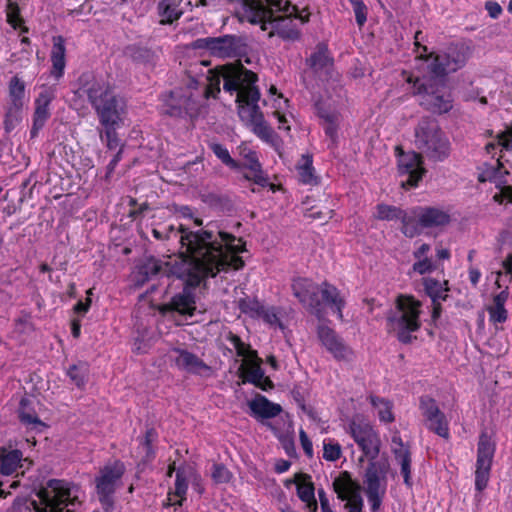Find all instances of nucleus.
I'll return each mask as SVG.
<instances>
[{
    "label": "nucleus",
    "instance_id": "1",
    "mask_svg": "<svg viewBox=\"0 0 512 512\" xmlns=\"http://www.w3.org/2000/svg\"><path fill=\"white\" fill-rule=\"evenodd\" d=\"M194 223L198 231L181 229V256L170 267L173 276L183 280L185 286L163 308L189 317L196 311L194 289L221 271L243 268L239 254L245 250L242 239L221 230L215 222L203 225L202 219L194 218Z\"/></svg>",
    "mask_w": 512,
    "mask_h": 512
},
{
    "label": "nucleus",
    "instance_id": "2",
    "mask_svg": "<svg viewBox=\"0 0 512 512\" xmlns=\"http://www.w3.org/2000/svg\"><path fill=\"white\" fill-rule=\"evenodd\" d=\"M214 77L218 91H220L219 84L222 78L223 89L231 94L237 93L236 102L241 120L251 125L253 132L260 138L269 140L273 131L265 122L263 113L258 106L260 91L255 85L258 80L257 75L242 65L227 64L221 66L220 74Z\"/></svg>",
    "mask_w": 512,
    "mask_h": 512
},
{
    "label": "nucleus",
    "instance_id": "3",
    "mask_svg": "<svg viewBox=\"0 0 512 512\" xmlns=\"http://www.w3.org/2000/svg\"><path fill=\"white\" fill-rule=\"evenodd\" d=\"M428 65L429 77L418 79L415 83L417 93L421 96L420 105L435 114H444L453 107V99L445 85L444 77L457 71L466 62L465 53L456 45H450L445 51L431 53Z\"/></svg>",
    "mask_w": 512,
    "mask_h": 512
},
{
    "label": "nucleus",
    "instance_id": "4",
    "mask_svg": "<svg viewBox=\"0 0 512 512\" xmlns=\"http://www.w3.org/2000/svg\"><path fill=\"white\" fill-rule=\"evenodd\" d=\"M80 80L82 91L94 109L99 123L103 125H123L127 103L123 96L105 79L93 75H83Z\"/></svg>",
    "mask_w": 512,
    "mask_h": 512
},
{
    "label": "nucleus",
    "instance_id": "5",
    "mask_svg": "<svg viewBox=\"0 0 512 512\" xmlns=\"http://www.w3.org/2000/svg\"><path fill=\"white\" fill-rule=\"evenodd\" d=\"M291 288L299 302L319 320L325 316V306L343 320L342 310L346 303L340 291L332 284L323 282L318 285L310 279L297 278L293 280Z\"/></svg>",
    "mask_w": 512,
    "mask_h": 512
},
{
    "label": "nucleus",
    "instance_id": "6",
    "mask_svg": "<svg viewBox=\"0 0 512 512\" xmlns=\"http://www.w3.org/2000/svg\"><path fill=\"white\" fill-rule=\"evenodd\" d=\"M420 307L421 302L414 297L398 296L394 309H391L386 317L387 331L394 333L401 343H411L415 339L412 333L421 327Z\"/></svg>",
    "mask_w": 512,
    "mask_h": 512
},
{
    "label": "nucleus",
    "instance_id": "7",
    "mask_svg": "<svg viewBox=\"0 0 512 512\" xmlns=\"http://www.w3.org/2000/svg\"><path fill=\"white\" fill-rule=\"evenodd\" d=\"M415 144L428 159L435 162L446 160L451 152L448 137L441 130L437 120L423 117L415 128Z\"/></svg>",
    "mask_w": 512,
    "mask_h": 512
},
{
    "label": "nucleus",
    "instance_id": "8",
    "mask_svg": "<svg viewBox=\"0 0 512 512\" xmlns=\"http://www.w3.org/2000/svg\"><path fill=\"white\" fill-rule=\"evenodd\" d=\"M36 497L28 505L36 512H72L77 503V498L71 496L68 483L58 479H50L46 487L39 489Z\"/></svg>",
    "mask_w": 512,
    "mask_h": 512
},
{
    "label": "nucleus",
    "instance_id": "9",
    "mask_svg": "<svg viewBox=\"0 0 512 512\" xmlns=\"http://www.w3.org/2000/svg\"><path fill=\"white\" fill-rule=\"evenodd\" d=\"M192 46L194 49L207 50L211 56L222 59L242 57L249 49L246 38L238 35L198 38Z\"/></svg>",
    "mask_w": 512,
    "mask_h": 512
},
{
    "label": "nucleus",
    "instance_id": "10",
    "mask_svg": "<svg viewBox=\"0 0 512 512\" xmlns=\"http://www.w3.org/2000/svg\"><path fill=\"white\" fill-rule=\"evenodd\" d=\"M388 469L389 463L387 460L370 461L366 468L364 480L366 484L365 492L372 512L378 511L382 504L383 497L386 493V475Z\"/></svg>",
    "mask_w": 512,
    "mask_h": 512
},
{
    "label": "nucleus",
    "instance_id": "11",
    "mask_svg": "<svg viewBox=\"0 0 512 512\" xmlns=\"http://www.w3.org/2000/svg\"><path fill=\"white\" fill-rule=\"evenodd\" d=\"M124 472V463L116 460L113 463L105 465L96 477L97 494L105 512H111L113 509V495Z\"/></svg>",
    "mask_w": 512,
    "mask_h": 512
},
{
    "label": "nucleus",
    "instance_id": "12",
    "mask_svg": "<svg viewBox=\"0 0 512 512\" xmlns=\"http://www.w3.org/2000/svg\"><path fill=\"white\" fill-rule=\"evenodd\" d=\"M496 444L487 431H482L477 444L475 488L482 491L487 487L493 463Z\"/></svg>",
    "mask_w": 512,
    "mask_h": 512
},
{
    "label": "nucleus",
    "instance_id": "13",
    "mask_svg": "<svg viewBox=\"0 0 512 512\" xmlns=\"http://www.w3.org/2000/svg\"><path fill=\"white\" fill-rule=\"evenodd\" d=\"M289 1L284 0H265V4L260 0H243L244 17L251 24H260L261 30H268L269 19L272 12H288Z\"/></svg>",
    "mask_w": 512,
    "mask_h": 512
},
{
    "label": "nucleus",
    "instance_id": "14",
    "mask_svg": "<svg viewBox=\"0 0 512 512\" xmlns=\"http://www.w3.org/2000/svg\"><path fill=\"white\" fill-rule=\"evenodd\" d=\"M419 409L424 426L439 437L449 439V421L445 413L440 410L436 400L429 396H421Z\"/></svg>",
    "mask_w": 512,
    "mask_h": 512
},
{
    "label": "nucleus",
    "instance_id": "15",
    "mask_svg": "<svg viewBox=\"0 0 512 512\" xmlns=\"http://www.w3.org/2000/svg\"><path fill=\"white\" fill-rule=\"evenodd\" d=\"M275 12H272V17L269 19L268 30L270 29L268 36L273 37L275 35L279 36L283 40L287 41H295L300 38V31L297 28V25L293 22L291 17L301 20L302 23H306L309 21L308 16H302L298 13V8L296 6H292L290 4L288 15L283 16H274Z\"/></svg>",
    "mask_w": 512,
    "mask_h": 512
},
{
    "label": "nucleus",
    "instance_id": "16",
    "mask_svg": "<svg viewBox=\"0 0 512 512\" xmlns=\"http://www.w3.org/2000/svg\"><path fill=\"white\" fill-rule=\"evenodd\" d=\"M349 433L370 461L378 457L381 441L370 424L353 420L349 424Z\"/></svg>",
    "mask_w": 512,
    "mask_h": 512
},
{
    "label": "nucleus",
    "instance_id": "17",
    "mask_svg": "<svg viewBox=\"0 0 512 512\" xmlns=\"http://www.w3.org/2000/svg\"><path fill=\"white\" fill-rule=\"evenodd\" d=\"M316 334L321 345L335 360L351 362L354 359V351L352 348L328 325L323 323L319 324L316 329Z\"/></svg>",
    "mask_w": 512,
    "mask_h": 512
},
{
    "label": "nucleus",
    "instance_id": "18",
    "mask_svg": "<svg viewBox=\"0 0 512 512\" xmlns=\"http://www.w3.org/2000/svg\"><path fill=\"white\" fill-rule=\"evenodd\" d=\"M398 171L401 176H407L401 184L404 188L417 187L426 173L422 155L416 152L401 153L398 158Z\"/></svg>",
    "mask_w": 512,
    "mask_h": 512
},
{
    "label": "nucleus",
    "instance_id": "19",
    "mask_svg": "<svg viewBox=\"0 0 512 512\" xmlns=\"http://www.w3.org/2000/svg\"><path fill=\"white\" fill-rule=\"evenodd\" d=\"M55 99V89L44 86L38 97L35 99V111L33 115V125L30 131L31 137L37 136L46 121L50 118L49 105Z\"/></svg>",
    "mask_w": 512,
    "mask_h": 512
},
{
    "label": "nucleus",
    "instance_id": "20",
    "mask_svg": "<svg viewBox=\"0 0 512 512\" xmlns=\"http://www.w3.org/2000/svg\"><path fill=\"white\" fill-rule=\"evenodd\" d=\"M174 351L178 354L175 358V364L179 369L198 375L211 373V367L197 355L180 348H176Z\"/></svg>",
    "mask_w": 512,
    "mask_h": 512
},
{
    "label": "nucleus",
    "instance_id": "21",
    "mask_svg": "<svg viewBox=\"0 0 512 512\" xmlns=\"http://www.w3.org/2000/svg\"><path fill=\"white\" fill-rule=\"evenodd\" d=\"M176 259L177 257L171 261L163 263L154 257L147 258L141 265L138 266L137 283L142 285L151 278L158 275L165 274L168 277L173 275L170 272V267Z\"/></svg>",
    "mask_w": 512,
    "mask_h": 512
},
{
    "label": "nucleus",
    "instance_id": "22",
    "mask_svg": "<svg viewBox=\"0 0 512 512\" xmlns=\"http://www.w3.org/2000/svg\"><path fill=\"white\" fill-rule=\"evenodd\" d=\"M420 224L422 230L445 226L450 223L451 217L448 211L434 206H420Z\"/></svg>",
    "mask_w": 512,
    "mask_h": 512
},
{
    "label": "nucleus",
    "instance_id": "23",
    "mask_svg": "<svg viewBox=\"0 0 512 512\" xmlns=\"http://www.w3.org/2000/svg\"><path fill=\"white\" fill-rule=\"evenodd\" d=\"M33 403L34 401L28 397H23L20 400L18 408L19 419L27 427L37 432H42L47 426L37 416Z\"/></svg>",
    "mask_w": 512,
    "mask_h": 512
},
{
    "label": "nucleus",
    "instance_id": "24",
    "mask_svg": "<svg viewBox=\"0 0 512 512\" xmlns=\"http://www.w3.org/2000/svg\"><path fill=\"white\" fill-rule=\"evenodd\" d=\"M248 406L256 418L270 419L282 412L280 404L273 403L262 395H257L253 400L249 401Z\"/></svg>",
    "mask_w": 512,
    "mask_h": 512
},
{
    "label": "nucleus",
    "instance_id": "25",
    "mask_svg": "<svg viewBox=\"0 0 512 512\" xmlns=\"http://www.w3.org/2000/svg\"><path fill=\"white\" fill-rule=\"evenodd\" d=\"M420 206L412 207L406 210L402 209L400 221L402 223L401 232L409 238H413L422 232L420 224Z\"/></svg>",
    "mask_w": 512,
    "mask_h": 512
},
{
    "label": "nucleus",
    "instance_id": "26",
    "mask_svg": "<svg viewBox=\"0 0 512 512\" xmlns=\"http://www.w3.org/2000/svg\"><path fill=\"white\" fill-rule=\"evenodd\" d=\"M65 54L66 47L64 38L62 36H54L51 50V74L57 79L60 78L64 73L66 65Z\"/></svg>",
    "mask_w": 512,
    "mask_h": 512
},
{
    "label": "nucleus",
    "instance_id": "27",
    "mask_svg": "<svg viewBox=\"0 0 512 512\" xmlns=\"http://www.w3.org/2000/svg\"><path fill=\"white\" fill-rule=\"evenodd\" d=\"M246 162L243 167L250 170V173H245L244 178L249 181H253L255 184L265 187L268 185V177L262 170L261 164L258 160L257 154L250 151L245 155Z\"/></svg>",
    "mask_w": 512,
    "mask_h": 512
},
{
    "label": "nucleus",
    "instance_id": "28",
    "mask_svg": "<svg viewBox=\"0 0 512 512\" xmlns=\"http://www.w3.org/2000/svg\"><path fill=\"white\" fill-rule=\"evenodd\" d=\"M258 361L243 372V382L251 383L263 391H269L274 388V384L269 377L265 376L260 366L261 360L258 359Z\"/></svg>",
    "mask_w": 512,
    "mask_h": 512
},
{
    "label": "nucleus",
    "instance_id": "29",
    "mask_svg": "<svg viewBox=\"0 0 512 512\" xmlns=\"http://www.w3.org/2000/svg\"><path fill=\"white\" fill-rule=\"evenodd\" d=\"M307 65L315 72L323 70L332 65L333 59L329 55L328 47L325 43H319L315 52L307 59Z\"/></svg>",
    "mask_w": 512,
    "mask_h": 512
},
{
    "label": "nucleus",
    "instance_id": "30",
    "mask_svg": "<svg viewBox=\"0 0 512 512\" xmlns=\"http://www.w3.org/2000/svg\"><path fill=\"white\" fill-rule=\"evenodd\" d=\"M333 488L342 501L347 500L351 493L361 490L360 484L354 481L348 472H343L341 477L334 480Z\"/></svg>",
    "mask_w": 512,
    "mask_h": 512
},
{
    "label": "nucleus",
    "instance_id": "31",
    "mask_svg": "<svg viewBox=\"0 0 512 512\" xmlns=\"http://www.w3.org/2000/svg\"><path fill=\"white\" fill-rule=\"evenodd\" d=\"M22 456V452L18 449L9 451L3 449L0 454V473L2 475L14 473L19 467Z\"/></svg>",
    "mask_w": 512,
    "mask_h": 512
},
{
    "label": "nucleus",
    "instance_id": "32",
    "mask_svg": "<svg viewBox=\"0 0 512 512\" xmlns=\"http://www.w3.org/2000/svg\"><path fill=\"white\" fill-rule=\"evenodd\" d=\"M193 473V469L190 467H180L177 469L175 479V490L173 492V495L179 497L180 499L177 502L172 503V505L181 506L182 502L186 499L185 496L188 489L187 477L192 475Z\"/></svg>",
    "mask_w": 512,
    "mask_h": 512
},
{
    "label": "nucleus",
    "instance_id": "33",
    "mask_svg": "<svg viewBox=\"0 0 512 512\" xmlns=\"http://www.w3.org/2000/svg\"><path fill=\"white\" fill-rule=\"evenodd\" d=\"M396 461L400 465L401 475L403 476L404 484L411 488L413 485L411 479V453L408 449H393Z\"/></svg>",
    "mask_w": 512,
    "mask_h": 512
},
{
    "label": "nucleus",
    "instance_id": "34",
    "mask_svg": "<svg viewBox=\"0 0 512 512\" xmlns=\"http://www.w3.org/2000/svg\"><path fill=\"white\" fill-rule=\"evenodd\" d=\"M447 281L443 284L434 278L424 279V288L427 295L431 298L432 302L445 301L448 297Z\"/></svg>",
    "mask_w": 512,
    "mask_h": 512
},
{
    "label": "nucleus",
    "instance_id": "35",
    "mask_svg": "<svg viewBox=\"0 0 512 512\" xmlns=\"http://www.w3.org/2000/svg\"><path fill=\"white\" fill-rule=\"evenodd\" d=\"M8 89L12 106L16 111H20L23 105L22 99L25 93V83L18 76H14L9 81Z\"/></svg>",
    "mask_w": 512,
    "mask_h": 512
},
{
    "label": "nucleus",
    "instance_id": "36",
    "mask_svg": "<svg viewBox=\"0 0 512 512\" xmlns=\"http://www.w3.org/2000/svg\"><path fill=\"white\" fill-rule=\"evenodd\" d=\"M89 374V366L85 362L71 365L67 370V376L78 388L85 386Z\"/></svg>",
    "mask_w": 512,
    "mask_h": 512
},
{
    "label": "nucleus",
    "instance_id": "37",
    "mask_svg": "<svg viewBox=\"0 0 512 512\" xmlns=\"http://www.w3.org/2000/svg\"><path fill=\"white\" fill-rule=\"evenodd\" d=\"M297 495L301 501L307 504L310 512H315L317 510L318 505L315 499V488L312 482L308 481L305 483H298Z\"/></svg>",
    "mask_w": 512,
    "mask_h": 512
},
{
    "label": "nucleus",
    "instance_id": "38",
    "mask_svg": "<svg viewBox=\"0 0 512 512\" xmlns=\"http://www.w3.org/2000/svg\"><path fill=\"white\" fill-rule=\"evenodd\" d=\"M369 400L371 405L378 410V416L382 422L391 423L394 421L392 403L390 401L378 396H370Z\"/></svg>",
    "mask_w": 512,
    "mask_h": 512
},
{
    "label": "nucleus",
    "instance_id": "39",
    "mask_svg": "<svg viewBox=\"0 0 512 512\" xmlns=\"http://www.w3.org/2000/svg\"><path fill=\"white\" fill-rule=\"evenodd\" d=\"M243 312H247L248 309L255 311L258 316L264 319L267 323L273 325L279 323V318L273 308H265L259 305L258 302L252 303L251 306L241 303L240 305Z\"/></svg>",
    "mask_w": 512,
    "mask_h": 512
},
{
    "label": "nucleus",
    "instance_id": "40",
    "mask_svg": "<svg viewBox=\"0 0 512 512\" xmlns=\"http://www.w3.org/2000/svg\"><path fill=\"white\" fill-rule=\"evenodd\" d=\"M225 339L233 346L236 350V354L239 357L256 358L257 352L250 349L249 345H246L241 338L232 333L231 331L225 335Z\"/></svg>",
    "mask_w": 512,
    "mask_h": 512
},
{
    "label": "nucleus",
    "instance_id": "41",
    "mask_svg": "<svg viewBox=\"0 0 512 512\" xmlns=\"http://www.w3.org/2000/svg\"><path fill=\"white\" fill-rule=\"evenodd\" d=\"M209 148L215 156L227 167L238 170L241 166L230 156L228 149L220 143H211Z\"/></svg>",
    "mask_w": 512,
    "mask_h": 512
},
{
    "label": "nucleus",
    "instance_id": "42",
    "mask_svg": "<svg viewBox=\"0 0 512 512\" xmlns=\"http://www.w3.org/2000/svg\"><path fill=\"white\" fill-rule=\"evenodd\" d=\"M312 156L303 155L301 164L299 165V176L304 184H316V177L314 176V168L312 166Z\"/></svg>",
    "mask_w": 512,
    "mask_h": 512
},
{
    "label": "nucleus",
    "instance_id": "43",
    "mask_svg": "<svg viewBox=\"0 0 512 512\" xmlns=\"http://www.w3.org/2000/svg\"><path fill=\"white\" fill-rule=\"evenodd\" d=\"M122 125H103L99 130V136L102 141L106 140V145L109 149H116L120 145V139L117 134V129Z\"/></svg>",
    "mask_w": 512,
    "mask_h": 512
},
{
    "label": "nucleus",
    "instance_id": "44",
    "mask_svg": "<svg viewBox=\"0 0 512 512\" xmlns=\"http://www.w3.org/2000/svg\"><path fill=\"white\" fill-rule=\"evenodd\" d=\"M124 53L126 56L137 62H148L153 57V53L150 49L136 44L127 46Z\"/></svg>",
    "mask_w": 512,
    "mask_h": 512
},
{
    "label": "nucleus",
    "instance_id": "45",
    "mask_svg": "<svg viewBox=\"0 0 512 512\" xmlns=\"http://www.w3.org/2000/svg\"><path fill=\"white\" fill-rule=\"evenodd\" d=\"M158 10L163 17L161 21L163 24H171L181 16V12L177 11L175 4L172 2H159Z\"/></svg>",
    "mask_w": 512,
    "mask_h": 512
},
{
    "label": "nucleus",
    "instance_id": "46",
    "mask_svg": "<svg viewBox=\"0 0 512 512\" xmlns=\"http://www.w3.org/2000/svg\"><path fill=\"white\" fill-rule=\"evenodd\" d=\"M377 219L385 221L400 220L402 209L396 206L387 204H378L377 207Z\"/></svg>",
    "mask_w": 512,
    "mask_h": 512
},
{
    "label": "nucleus",
    "instance_id": "47",
    "mask_svg": "<svg viewBox=\"0 0 512 512\" xmlns=\"http://www.w3.org/2000/svg\"><path fill=\"white\" fill-rule=\"evenodd\" d=\"M156 437V432L154 429H148L146 431L145 437L140 442V453L143 454V458L145 461H149L154 457V451L152 449V441Z\"/></svg>",
    "mask_w": 512,
    "mask_h": 512
},
{
    "label": "nucleus",
    "instance_id": "48",
    "mask_svg": "<svg viewBox=\"0 0 512 512\" xmlns=\"http://www.w3.org/2000/svg\"><path fill=\"white\" fill-rule=\"evenodd\" d=\"M181 229H188L190 231H192L190 228L184 226V225H180L178 229H175L173 226H170L165 235L157 230V229H153L152 233H153V236L157 239V240H163V239H171L172 237H174L175 239H178V241H180L181 239V236H182V231ZM199 229H197L196 231H198ZM181 244V242H179ZM181 252H182V247L180 246V250H179V255L177 256V258H179L181 256Z\"/></svg>",
    "mask_w": 512,
    "mask_h": 512
},
{
    "label": "nucleus",
    "instance_id": "49",
    "mask_svg": "<svg viewBox=\"0 0 512 512\" xmlns=\"http://www.w3.org/2000/svg\"><path fill=\"white\" fill-rule=\"evenodd\" d=\"M338 124H339V115L328 120L325 122H322L323 129L325 131V134L330 138L331 144L328 146L329 148H332L337 145L338 143Z\"/></svg>",
    "mask_w": 512,
    "mask_h": 512
},
{
    "label": "nucleus",
    "instance_id": "50",
    "mask_svg": "<svg viewBox=\"0 0 512 512\" xmlns=\"http://www.w3.org/2000/svg\"><path fill=\"white\" fill-rule=\"evenodd\" d=\"M341 446L332 440L324 441L323 458L327 461H336L341 457Z\"/></svg>",
    "mask_w": 512,
    "mask_h": 512
},
{
    "label": "nucleus",
    "instance_id": "51",
    "mask_svg": "<svg viewBox=\"0 0 512 512\" xmlns=\"http://www.w3.org/2000/svg\"><path fill=\"white\" fill-rule=\"evenodd\" d=\"M206 202L213 208L219 209L221 211H229L232 208V203L230 199L226 196L218 195V194H209L207 196Z\"/></svg>",
    "mask_w": 512,
    "mask_h": 512
},
{
    "label": "nucleus",
    "instance_id": "52",
    "mask_svg": "<svg viewBox=\"0 0 512 512\" xmlns=\"http://www.w3.org/2000/svg\"><path fill=\"white\" fill-rule=\"evenodd\" d=\"M355 14L356 23L362 27L367 21L368 7L362 0H349Z\"/></svg>",
    "mask_w": 512,
    "mask_h": 512
},
{
    "label": "nucleus",
    "instance_id": "53",
    "mask_svg": "<svg viewBox=\"0 0 512 512\" xmlns=\"http://www.w3.org/2000/svg\"><path fill=\"white\" fill-rule=\"evenodd\" d=\"M211 476L216 483H227L231 478L229 470L219 463L213 464Z\"/></svg>",
    "mask_w": 512,
    "mask_h": 512
},
{
    "label": "nucleus",
    "instance_id": "54",
    "mask_svg": "<svg viewBox=\"0 0 512 512\" xmlns=\"http://www.w3.org/2000/svg\"><path fill=\"white\" fill-rule=\"evenodd\" d=\"M291 396L304 413L309 417L314 418V411L312 408L306 406L304 395L299 386H294L291 390Z\"/></svg>",
    "mask_w": 512,
    "mask_h": 512
},
{
    "label": "nucleus",
    "instance_id": "55",
    "mask_svg": "<svg viewBox=\"0 0 512 512\" xmlns=\"http://www.w3.org/2000/svg\"><path fill=\"white\" fill-rule=\"evenodd\" d=\"M6 12L7 22L11 24L13 27L16 26L18 21L22 20L20 17V9L16 2H13L12 0H7Z\"/></svg>",
    "mask_w": 512,
    "mask_h": 512
},
{
    "label": "nucleus",
    "instance_id": "56",
    "mask_svg": "<svg viewBox=\"0 0 512 512\" xmlns=\"http://www.w3.org/2000/svg\"><path fill=\"white\" fill-rule=\"evenodd\" d=\"M497 145L506 151H512V127H507L497 134Z\"/></svg>",
    "mask_w": 512,
    "mask_h": 512
},
{
    "label": "nucleus",
    "instance_id": "57",
    "mask_svg": "<svg viewBox=\"0 0 512 512\" xmlns=\"http://www.w3.org/2000/svg\"><path fill=\"white\" fill-rule=\"evenodd\" d=\"M490 320L494 323H503L507 320L508 312L503 306L493 305L488 308Z\"/></svg>",
    "mask_w": 512,
    "mask_h": 512
},
{
    "label": "nucleus",
    "instance_id": "58",
    "mask_svg": "<svg viewBox=\"0 0 512 512\" xmlns=\"http://www.w3.org/2000/svg\"><path fill=\"white\" fill-rule=\"evenodd\" d=\"M20 111H16L13 106L9 108L5 115L4 127L7 133L11 132L20 121Z\"/></svg>",
    "mask_w": 512,
    "mask_h": 512
},
{
    "label": "nucleus",
    "instance_id": "59",
    "mask_svg": "<svg viewBox=\"0 0 512 512\" xmlns=\"http://www.w3.org/2000/svg\"><path fill=\"white\" fill-rule=\"evenodd\" d=\"M434 269L435 266L432 263L431 259H429L428 257L418 259V261L413 264V270L421 275L427 272H431Z\"/></svg>",
    "mask_w": 512,
    "mask_h": 512
},
{
    "label": "nucleus",
    "instance_id": "60",
    "mask_svg": "<svg viewBox=\"0 0 512 512\" xmlns=\"http://www.w3.org/2000/svg\"><path fill=\"white\" fill-rule=\"evenodd\" d=\"M493 200L499 204L504 203H512V186H505L501 189L499 193H496L493 196Z\"/></svg>",
    "mask_w": 512,
    "mask_h": 512
},
{
    "label": "nucleus",
    "instance_id": "61",
    "mask_svg": "<svg viewBox=\"0 0 512 512\" xmlns=\"http://www.w3.org/2000/svg\"><path fill=\"white\" fill-rule=\"evenodd\" d=\"M299 437H300V442H301V445H302V448H303L305 454L308 457H312L313 456L312 442L310 441L306 432L303 429L300 430Z\"/></svg>",
    "mask_w": 512,
    "mask_h": 512
},
{
    "label": "nucleus",
    "instance_id": "62",
    "mask_svg": "<svg viewBox=\"0 0 512 512\" xmlns=\"http://www.w3.org/2000/svg\"><path fill=\"white\" fill-rule=\"evenodd\" d=\"M485 9L493 19H497L502 13V7L496 1H487L485 3Z\"/></svg>",
    "mask_w": 512,
    "mask_h": 512
},
{
    "label": "nucleus",
    "instance_id": "63",
    "mask_svg": "<svg viewBox=\"0 0 512 512\" xmlns=\"http://www.w3.org/2000/svg\"><path fill=\"white\" fill-rule=\"evenodd\" d=\"M503 268L505 270L504 273L498 272V277L504 276L507 282L512 281V253L508 255V257L502 263Z\"/></svg>",
    "mask_w": 512,
    "mask_h": 512
},
{
    "label": "nucleus",
    "instance_id": "64",
    "mask_svg": "<svg viewBox=\"0 0 512 512\" xmlns=\"http://www.w3.org/2000/svg\"><path fill=\"white\" fill-rule=\"evenodd\" d=\"M318 496H319L321 511L322 512H333V510L330 507L329 500L326 496V493L323 489L318 490Z\"/></svg>",
    "mask_w": 512,
    "mask_h": 512
}]
</instances>
